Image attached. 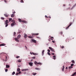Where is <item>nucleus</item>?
Wrapping results in <instances>:
<instances>
[{"mask_svg":"<svg viewBox=\"0 0 76 76\" xmlns=\"http://www.w3.org/2000/svg\"><path fill=\"white\" fill-rule=\"evenodd\" d=\"M18 20L20 22H22L25 23H27V22L25 20H22L20 18L18 19Z\"/></svg>","mask_w":76,"mask_h":76,"instance_id":"nucleus-1","label":"nucleus"},{"mask_svg":"<svg viewBox=\"0 0 76 76\" xmlns=\"http://www.w3.org/2000/svg\"><path fill=\"white\" fill-rule=\"evenodd\" d=\"M34 64H35V65H37V64H39V65H40V66H41V65H42L41 63L40 62L37 63V62L36 61H34Z\"/></svg>","mask_w":76,"mask_h":76,"instance_id":"nucleus-2","label":"nucleus"},{"mask_svg":"<svg viewBox=\"0 0 76 76\" xmlns=\"http://www.w3.org/2000/svg\"><path fill=\"white\" fill-rule=\"evenodd\" d=\"M72 23L71 22L69 24V25L66 28V29H69V27H70V26L72 25Z\"/></svg>","mask_w":76,"mask_h":76,"instance_id":"nucleus-3","label":"nucleus"},{"mask_svg":"<svg viewBox=\"0 0 76 76\" xmlns=\"http://www.w3.org/2000/svg\"><path fill=\"white\" fill-rule=\"evenodd\" d=\"M49 48L50 50L51 51H54V53H55L56 52L54 51V49L52 48H51L50 47H49Z\"/></svg>","mask_w":76,"mask_h":76,"instance_id":"nucleus-4","label":"nucleus"},{"mask_svg":"<svg viewBox=\"0 0 76 76\" xmlns=\"http://www.w3.org/2000/svg\"><path fill=\"white\" fill-rule=\"evenodd\" d=\"M15 40L16 41V42H19V39H18V37L17 38H15Z\"/></svg>","mask_w":76,"mask_h":76,"instance_id":"nucleus-5","label":"nucleus"},{"mask_svg":"<svg viewBox=\"0 0 76 76\" xmlns=\"http://www.w3.org/2000/svg\"><path fill=\"white\" fill-rule=\"evenodd\" d=\"M27 37L28 35H27V34L25 33L24 36V38H26Z\"/></svg>","mask_w":76,"mask_h":76,"instance_id":"nucleus-6","label":"nucleus"},{"mask_svg":"<svg viewBox=\"0 0 76 76\" xmlns=\"http://www.w3.org/2000/svg\"><path fill=\"white\" fill-rule=\"evenodd\" d=\"M28 64L29 65H30V66H33V63H32V62H30Z\"/></svg>","mask_w":76,"mask_h":76,"instance_id":"nucleus-7","label":"nucleus"},{"mask_svg":"<svg viewBox=\"0 0 76 76\" xmlns=\"http://www.w3.org/2000/svg\"><path fill=\"white\" fill-rule=\"evenodd\" d=\"M20 37H21V35L19 34L17 38L18 39H19Z\"/></svg>","mask_w":76,"mask_h":76,"instance_id":"nucleus-8","label":"nucleus"},{"mask_svg":"<svg viewBox=\"0 0 76 76\" xmlns=\"http://www.w3.org/2000/svg\"><path fill=\"white\" fill-rule=\"evenodd\" d=\"M32 42H34V43H37V41L35 40L34 39H33L32 40Z\"/></svg>","mask_w":76,"mask_h":76,"instance_id":"nucleus-9","label":"nucleus"},{"mask_svg":"<svg viewBox=\"0 0 76 76\" xmlns=\"http://www.w3.org/2000/svg\"><path fill=\"white\" fill-rule=\"evenodd\" d=\"M4 16H5V17H8V16H9V15L7 14H4Z\"/></svg>","mask_w":76,"mask_h":76,"instance_id":"nucleus-10","label":"nucleus"},{"mask_svg":"<svg viewBox=\"0 0 76 76\" xmlns=\"http://www.w3.org/2000/svg\"><path fill=\"white\" fill-rule=\"evenodd\" d=\"M53 58L54 60H56V56H53Z\"/></svg>","mask_w":76,"mask_h":76,"instance_id":"nucleus-11","label":"nucleus"},{"mask_svg":"<svg viewBox=\"0 0 76 76\" xmlns=\"http://www.w3.org/2000/svg\"><path fill=\"white\" fill-rule=\"evenodd\" d=\"M6 68H9L10 67V66L8 65H6Z\"/></svg>","mask_w":76,"mask_h":76,"instance_id":"nucleus-12","label":"nucleus"},{"mask_svg":"<svg viewBox=\"0 0 76 76\" xmlns=\"http://www.w3.org/2000/svg\"><path fill=\"white\" fill-rule=\"evenodd\" d=\"M8 23V20H6L5 22V24H7Z\"/></svg>","mask_w":76,"mask_h":76,"instance_id":"nucleus-13","label":"nucleus"},{"mask_svg":"<svg viewBox=\"0 0 76 76\" xmlns=\"http://www.w3.org/2000/svg\"><path fill=\"white\" fill-rule=\"evenodd\" d=\"M64 65L63 66V68L62 69V72H63L64 71Z\"/></svg>","mask_w":76,"mask_h":76,"instance_id":"nucleus-14","label":"nucleus"},{"mask_svg":"<svg viewBox=\"0 0 76 76\" xmlns=\"http://www.w3.org/2000/svg\"><path fill=\"white\" fill-rule=\"evenodd\" d=\"M15 25V24H14L13 23H12L11 24V26H14Z\"/></svg>","mask_w":76,"mask_h":76,"instance_id":"nucleus-15","label":"nucleus"},{"mask_svg":"<svg viewBox=\"0 0 76 76\" xmlns=\"http://www.w3.org/2000/svg\"><path fill=\"white\" fill-rule=\"evenodd\" d=\"M17 72H19L20 71V68H18V69H17Z\"/></svg>","mask_w":76,"mask_h":76,"instance_id":"nucleus-16","label":"nucleus"},{"mask_svg":"<svg viewBox=\"0 0 76 76\" xmlns=\"http://www.w3.org/2000/svg\"><path fill=\"white\" fill-rule=\"evenodd\" d=\"M28 37L29 38H33V37L32 36H28Z\"/></svg>","mask_w":76,"mask_h":76,"instance_id":"nucleus-17","label":"nucleus"},{"mask_svg":"<svg viewBox=\"0 0 76 76\" xmlns=\"http://www.w3.org/2000/svg\"><path fill=\"white\" fill-rule=\"evenodd\" d=\"M12 23H14V24H15V20H12Z\"/></svg>","mask_w":76,"mask_h":76,"instance_id":"nucleus-18","label":"nucleus"},{"mask_svg":"<svg viewBox=\"0 0 76 76\" xmlns=\"http://www.w3.org/2000/svg\"><path fill=\"white\" fill-rule=\"evenodd\" d=\"M69 69H72L73 68V66H70L69 67Z\"/></svg>","mask_w":76,"mask_h":76,"instance_id":"nucleus-19","label":"nucleus"},{"mask_svg":"<svg viewBox=\"0 0 76 76\" xmlns=\"http://www.w3.org/2000/svg\"><path fill=\"white\" fill-rule=\"evenodd\" d=\"M11 18H13L14 17V14H12V15H11Z\"/></svg>","mask_w":76,"mask_h":76,"instance_id":"nucleus-20","label":"nucleus"},{"mask_svg":"<svg viewBox=\"0 0 76 76\" xmlns=\"http://www.w3.org/2000/svg\"><path fill=\"white\" fill-rule=\"evenodd\" d=\"M72 62L73 63V64H75V61L74 60H72Z\"/></svg>","mask_w":76,"mask_h":76,"instance_id":"nucleus-21","label":"nucleus"},{"mask_svg":"<svg viewBox=\"0 0 76 76\" xmlns=\"http://www.w3.org/2000/svg\"><path fill=\"white\" fill-rule=\"evenodd\" d=\"M45 51V50H43V51L42 52V55H44V53Z\"/></svg>","mask_w":76,"mask_h":76,"instance_id":"nucleus-22","label":"nucleus"},{"mask_svg":"<svg viewBox=\"0 0 76 76\" xmlns=\"http://www.w3.org/2000/svg\"><path fill=\"white\" fill-rule=\"evenodd\" d=\"M32 75L35 76V75H37V73H32Z\"/></svg>","mask_w":76,"mask_h":76,"instance_id":"nucleus-23","label":"nucleus"},{"mask_svg":"<svg viewBox=\"0 0 76 76\" xmlns=\"http://www.w3.org/2000/svg\"><path fill=\"white\" fill-rule=\"evenodd\" d=\"M26 70H28V69H25L22 70V71H26Z\"/></svg>","mask_w":76,"mask_h":76,"instance_id":"nucleus-24","label":"nucleus"},{"mask_svg":"<svg viewBox=\"0 0 76 76\" xmlns=\"http://www.w3.org/2000/svg\"><path fill=\"white\" fill-rule=\"evenodd\" d=\"M15 72L14 71L13 72V73H12V75H15Z\"/></svg>","mask_w":76,"mask_h":76,"instance_id":"nucleus-25","label":"nucleus"},{"mask_svg":"<svg viewBox=\"0 0 76 76\" xmlns=\"http://www.w3.org/2000/svg\"><path fill=\"white\" fill-rule=\"evenodd\" d=\"M18 62L20 63V62H21V60H20V59H19L18 60Z\"/></svg>","mask_w":76,"mask_h":76,"instance_id":"nucleus-26","label":"nucleus"},{"mask_svg":"<svg viewBox=\"0 0 76 76\" xmlns=\"http://www.w3.org/2000/svg\"><path fill=\"white\" fill-rule=\"evenodd\" d=\"M76 74V72H75L73 75H72V76H75Z\"/></svg>","mask_w":76,"mask_h":76,"instance_id":"nucleus-27","label":"nucleus"},{"mask_svg":"<svg viewBox=\"0 0 76 76\" xmlns=\"http://www.w3.org/2000/svg\"><path fill=\"white\" fill-rule=\"evenodd\" d=\"M60 34H61V35H63V32H62V31H61V32H60Z\"/></svg>","mask_w":76,"mask_h":76,"instance_id":"nucleus-28","label":"nucleus"},{"mask_svg":"<svg viewBox=\"0 0 76 76\" xmlns=\"http://www.w3.org/2000/svg\"><path fill=\"white\" fill-rule=\"evenodd\" d=\"M12 20V18H9V22L11 21Z\"/></svg>","mask_w":76,"mask_h":76,"instance_id":"nucleus-29","label":"nucleus"},{"mask_svg":"<svg viewBox=\"0 0 76 76\" xmlns=\"http://www.w3.org/2000/svg\"><path fill=\"white\" fill-rule=\"evenodd\" d=\"M1 19H2V20H4V18L1 17Z\"/></svg>","mask_w":76,"mask_h":76,"instance_id":"nucleus-30","label":"nucleus"},{"mask_svg":"<svg viewBox=\"0 0 76 76\" xmlns=\"http://www.w3.org/2000/svg\"><path fill=\"white\" fill-rule=\"evenodd\" d=\"M36 70H39V68H35Z\"/></svg>","mask_w":76,"mask_h":76,"instance_id":"nucleus-31","label":"nucleus"},{"mask_svg":"<svg viewBox=\"0 0 76 76\" xmlns=\"http://www.w3.org/2000/svg\"><path fill=\"white\" fill-rule=\"evenodd\" d=\"M32 58H33V59H35V57L33 56V57H32Z\"/></svg>","mask_w":76,"mask_h":76,"instance_id":"nucleus-32","label":"nucleus"},{"mask_svg":"<svg viewBox=\"0 0 76 76\" xmlns=\"http://www.w3.org/2000/svg\"><path fill=\"white\" fill-rule=\"evenodd\" d=\"M20 1L21 3H23V0H21Z\"/></svg>","mask_w":76,"mask_h":76,"instance_id":"nucleus-33","label":"nucleus"},{"mask_svg":"<svg viewBox=\"0 0 76 76\" xmlns=\"http://www.w3.org/2000/svg\"><path fill=\"white\" fill-rule=\"evenodd\" d=\"M5 71L6 72H7L8 71V69H6L5 70Z\"/></svg>","mask_w":76,"mask_h":76,"instance_id":"nucleus-34","label":"nucleus"},{"mask_svg":"<svg viewBox=\"0 0 76 76\" xmlns=\"http://www.w3.org/2000/svg\"><path fill=\"white\" fill-rule=\"evenodd\" d=\"M39 35L38 33L35 34V35Z\"/></svg>","mask_w":76,"mask_h":76,"instance_id":"nucleus-35","label":"nucleus"},{"mask_svg":"<svg viewBox=\"0 0 76 76\" xmlns=\"http://www.w3.org/2000/svg\"><path fill=\"white\" fill-rule=\"evenodd\" d=\"M1 45L2 46H4L5 45L4 44H1Z\"/></svg>","mask_w":76,"mask_h":76,"instance_id":"nucleus-36","label":"nucleus"},{"mask_svg":"<svg viewBox=\"0 0 76 76\" xmlns=\"http://www.w3.org/2000/svg\"><path fill=\"white\" fill-rule=\"evenodd\" d=\"M74 66V64H71V66Z\"/></svg>","mask_w":76,"mask_h":76,"instance_id":"nucleus-37","label":"nucleus"},{"mask_svg":"<svg viewBox=\"0 0 76 76\" xmlns=\"http://www.w3.org/2000/svg\"><path fill=\"white\" fill-rule=\"evenodd\" d=\"M45 17L46 18H48L47 15H45Z\"/></svg>","mask_w":76,"mask_h":76,"instance_id":"nucleus-38","label":"nucleus"},{"mask_svg":"<svg viewBox=\"0 0 76 76\" xmlns=\"http://www.w3.org/2000/svg\"><path fill=\"white\" fill-rule=\"evenodd\" d=\"M19 57H20V56H17L16 57V58H19Z\"/></svg>","mask_w":76,"mask_h":76,"instance_id":"nucleus-39","label":"nucleus"},{"mask_svg":"<svg viewBox=\"0 0 76 76\" xmlns=\"http://www.w3.org/2000/svg\"><path fill=\"white\" fill-rule=\"evenodd\" d=\"M19 74V73H18V72H17V73H16V74H15V75H18Z\"/></svg>","mask_w":76,"mask_h":76,"instance_id":"nucleus-40","label":"nucleus"},{"mask_svg":"<svg viewBox=\"0 0 76 76\" xmlns=\"http://www.w3.org/2000/svg\"><path fill=\"white\" fill-rule=\"evenodd\" d=\"M48 52H50V50L48 49Z\"/></svg>","mask_w":76,"mask_h":76,"instance_id":"nucleus-41","label":"nucleus"},{"mask_svg":"<svg viewBox=\"0 0 76 76\" xmlns=\"http://www.w3.org/2000/svg\"><path fill=\"white\" fill-rule=\"evenodd\" d=\"M7 26H8V24H6V25L5 26V27H7Z\"/></svg>","mask_w":76,"mask_h":76,"instance_id":"nucleus-42","label":"nucleus"},{"mask_svg":"<svg viewBox=\"0 0 76 76\" xmlns=\"http://www.w3.org/2000/svg\"><path fill=\"white\" fill-rule=\"evenodd\" d=\"M48 55H49V56H50V53H49V52H48Z\"/></svg>","mask_w":76,"mask_h":76,"instance_id":"nucleus-43","label":"nucleus"},{"mask_svg":"<svg viewBox=\"0 0 76 76\" xmlns=\"http://www.w3.org/2000/svg\"><path fill=\"white\" fill-rule=\"evenodd\" d=\"M16 35V32H14V35Z\"/></svg>","mask_w":76,"mask_h":76,"instance_id":"nucleus-44","label":"nucleus"},{"mask_svg":"<svg viewBox=\"0 0 76 76\" xmlns=\"http://www.w3.org/2000/svg\"><path fill=\"white\" fill-rule=\"evenodd\" d=\"M32 54L33 55H35V54H36V53H34V52L32 53Z\"/></svg>","mask_w":76,"mask_h":76,"instance_id":"nucleus-45","label":"nucleus"},{"mask_svg":"<svg viewBox=\"0 0 76 76\" xmlns=\"http://www.w3.org/2000/svg\"><path fill=\"white\" fill-rule=\"evenodd\" d=\"M32 35H35V33H33L32 34Z\"/></svg>","mask_w":76,"mask_h":76,"instance_id":"nucleus-46","label":"nucleus"},{"mask_svg":"<svg viewBox=\"0 0 76 76\" xmlns=\"http://www.w3.org/2000/svg\"><path fill=\"white\" fill-rule=\"evenodd\" d=\"M62 48H64V46H62L61 47Z\"/></svg>","mask_w":76,"mask_h":76,"instance_id":"nucleus-47","label":"nucleus"},{"mask_svg":"<svg viewBox=\"0 0 76 76\" xmlns=\"http://www.w3.org/2000/svg\"><path fill=\"white\" fill-rule=\"evenodd\" d=\"M15 13H16V12H15V11H14V12H13V14H15Z\"/></svg>","mask_w":76,"mask_h":76,"instance_id":"nucleus-48","label":"nucleus"},{"mask_svg":"<svg viewBox=\"0 0 76 76\" xmlns=\"http://www.w3.org/2000/svg\"><path fill=\"white\" fill-rule=\"evenodd\" d=\"M21 73V72L20 71V72H19L18 74H20V73Z\"/></svg>","mask_w":76,"mask_h":76,"instance_id":"nucleus-49","label":"nucleus"},{"mask_svg":"<svg viewBox=\"0 0 76 76\" xmlns=\"http://www.w3.org/2000/svg\"><path fill=\"white\" fill-rule=\"evenodd\" d=\"M6 60H7V56H6Z\"/></svg>","mask_w":76,"mask_h":76,"instance_id":"nucleus-50","label":"nucleus"},{"mask_svg":"<svg viewBox=\"0 0 76 76\" xmlns=\"http://www.w3.org/2000/svg\"><path fill=\"white\" fill-rule=\"evenodd\" d=\"M36 38H39V37H37Z\"/></svg>","mask_w":76,"mask_h":76,"instance_id":"nucleus-51","label":"nucleus"},{"mask_svg":"<svg viewBox=\"0 0 76 76\" xmlns=\"http://www.w3.org/2000/svg\"><path fill=\"white\" fill-rule=\"evenodd\" d=\"M4 2H5V3H6L7 2L6 0H4Z\"/></svg>","mask_w":76,"mask_h":76,"instance_id":"nucleus-52","label":"nucleus"},{"mask_svg":"<svg viewBox=\"0 0 76 76\" xmlns=\"http://www.w3.org/2000/svg\"><path fill=\"white\" fill-rule=\"evenodd\" d=\"M52 55H54V53H52Z\"/></svg>","mask_w":76,"mask_h":76,"instance_id":"nucleus-53","label":"nucleus"},{"mask_svg":"<svg viewBox=\"0 0 76 76\" xmlns=\"http://www.w3.org/2000/svg\"><path fill=\"white\" fill-rule=\"evenodd\" d=\"M52 42H53V43H54V41H52Z\"/></svg>","mask_w":76,"mask_h":76,"instance_id":"nucleus-54","label":"nucleus"},{"mask_svg":"<svg viewBox=\"0 0 76 76\" xmlns=\"http://www.w3.org/2000/svg\"><path fill=\"white\" fill-rule=\"evenodd\" d=\"M48 17L49 18H51V16H49Z\"/></svg>","mask_w":76,"mask_h":76,"instance_id":"nucleus-55","label":"nucleus"},{"mask_svg":"<svg viewBox=\"0 0 76 76\" xmlns=\"http://www.w3.org/2000/svg\"><path fill=\"white\" fill-rule=\"evenodd\" d=\"M30 54H31V55H32V53H31V52H30Z\"/></svg>","mask_w":76,"mask_h":76,"instance_id":"nucleus-56","label":"nucleus"},{"mask_svg":"<svg viewBox=\"0 0 76 76\" xmlns=\"http://www.w3.org/2000/svg\"><path fill=\"white\" fill-rule=\"evenodd\" d=\"M1 46H2V45H1V44H0V47H1Z\"/></svg>","mask_w":76,"mask_h":76,"instance_id":"nucleus-57","label":"nucleus"},{"mask_svg":"<svg viewBox=\"0 0 76 76\" xmlns=\"http://www.w3.org/2000/svg\"><path fill=\"white\" fill-rule=\"evenodd\" d=\"M66 69H67V67H66Z\"/></svg>","mask_w":76,"mask_h":76,"instance_id":"nucleus-58","label":"nucleus"},{"mask_svg":"<svg viewBox=\"0 0 76 76\" xmlns=\"http://www.w3.org/2000/svg\"><path fill=\"white\" fill-rule=\"evenodd\" d=\"M35 55H38V54H37V53H36V54H35Z\"/></svg>","mask_w":76,"mask_h":76,"instance_id":"nucleus-59","label":"nucleus"},{"mask_svg":"<svg viewBox=\"0 0 76 76\" xmlns=\"http://www.w3.org/2000/svg\"><path fill=\"white\" fill-rule=\"evenodd\" d=\"M66 6V5H63V6Z\"/></svg>","mask_w":76,"mask_h":76,"instance_id":"nucleus-60","label":"nucleus"},{"mask_svg":"<svg viewBox=\"0 0 76 76\" xmlns=\"http://www.w3.org/2000/svg\"><path fill=\"white\" fill-rule=\"evenodd\" d=\"M32 60H32V59H31V61H32Z\"/></svg>","mask_w":76,"mask_h":76,"instance_id":"nucleus-61","label":"nucleus"},{"mask_svg":"<svg viewBox=\"0 0 76 76\" xmlns=\"http://www.w3.org/2000/svg\"><path fill=\"white\" fill-rule=\"evenodd\" d=\"M51 38H54V37H51Z\"/></svg>","mask_w":76,"mask_h":76,"instance_id":"nucleus-62","label":"nucleus"},{"mask_svg":"<svg viewBox=\"0 0 76 76\" xmlns=\"http://www.w3.org/2000/svg\"><path fill=\"white\" fill-rule=\"evenodd\" d=\"M51 40H53V39H51Z\"/></svg>","mask_w":76,"mask_h":76,"instance_id":"nucleus-63","label":"nucleus"},{"mask_svg":"<svg viewBox=\"0 0 76 76\" xmlns=\"http://www.w3.org/2000/svg\"><path fill=\"white\" fill-rule=\"evenodd\" d=\"M25 47L26 48H27V47H26V46H25Z\"/></svg>","mask_w":76,"mask_h":76,"instance_id":"nucleus-64","label":"nucleus"}]
</instances>
